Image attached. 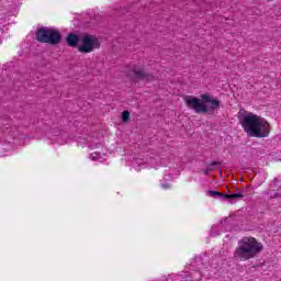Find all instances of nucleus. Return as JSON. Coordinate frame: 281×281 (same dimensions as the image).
<instances>
[{
    "mask_svg": "<svg viewBox=\"0 0 281 281\" xmlns=\"http://www.w3.org/2000/svg\"><path fill=\"white\" fill-rule=\"evenodd\" d=\"M239 121L245 133H247L249 137H269V133H271V125H269V122L254 113L244 115Z\"/></svg>",
    "mask_w": 281,
    "mask_h": 281,
    "instance_id": "1",
    "label": "nucleus"
},
{
    "mask_svg": "<svg viewBox=\"0 0 281 281\" xmlns=\"http://www.w3.org/2000/svg\"><path fill=\"white\" fill-rule=\"evenodd\" d=\"M265 249L262 243H259L254 237H243L238 240V245L234 250L235 260H239V262H245L247 260H251L256 258L258 254H260Z\"/></svg>",
    "mask_w": 281,
    "mask_h": 281,
    "instance_id": "2",
    "label": "nucleus"
},
{
    "mask_svg": "<svg viewBox=\"0 0 281 281\" xmlns=\"http://www.w3.org/2000/svg\"><path fill=\"white\" fill-rule=\"evenodd\" d=\"M184 102L194 113H210V111H217L221 109V101L218 99H212V95L203 93L201 99L194 95L184 97Z\"/></svg>",
    "mask_w": 281,
    "mask_h": 281,
    "instance_id": "3",
    "label": "nucleus"
},
{
    "mask_svg": "<svg viewBox=\"0 0 281 281\" xmlns=\"http://www.w3.org/2000/svg\"><path fill=\"white\" fill-rule=\"evenodd\" d=\"M38 43H48V45H58L63 41V35L55 29L41 27L35 33Z\"/></svg>",
    "mask_w": 281,
    "mask_h": 281,
    "instance_id": "4",
    "label": "nucleus"
},
{
    "mask_svg": "<svg viewBox=\"0 0 281 281\" xmlns=\"http://www.w3.org/2000/svg\"><path fill=\"white\" fill-rule=\"evenodd\" d=\"M99 47L100 42L98 41V37L86 34L81 36V45L78 46V52L81 54H91L93 49H99Z\"/></svg>",
    "mask_w": 281,
    "mask_h": 281,
    "instance_id": "5",
    "label": "nucleus"
},
{
    "mask_svg": "<svg viewBox=\"0 0 281 281\" xmlns=\"http://www.w3.org/2000/svg\"><path fill=\"white\" fill-rule=\"evenodd\" d=\"M133 79L134 80H145L150 82V80H155V76L153 74L146 71L144 67L134 66L133 67Z\"/></svg>",
    "mask_w": 281,
    "mask_h": 281,
    "instance_id": "6",
    "label": "nucleus"
},
{
    "mask_svg": "<svg viewBox=\"0 0 281 281\" xmlns=\"http://www.w3.org/2000/svg\"><path fill=\"white\" fill-rule=\"evenodd\" d=\"M210 196H213V199H221L222 201H229V199H243L241 193H221L218 191H209Z\"/></svg>",
    "mask_w": 281,
    "mask_h": 281,
    "instance_id": "7",
    "label": "nucleus"
},
{
    "mask_svg": "<svg viewBox=\"0 0 281 281\" xmlns=\"http://www.w3.org/2000/svg\"><path fill=\"white\" fill-rule=\"evenodd\" d=\"M82 36H78L77 34L69 33L66 37L67 44L69 47H78V43H81Z\"/></svg>",
    "mask_w": 281,
    "mask_h": 281,
    "instance_id": "8",
    "label": "nucleus"
},
{
    "mask_svg": "<svg viewBox=\"0 0 281 281\" xmlns=\"http://www.w3.org/2000/svg\"><path fill=\"white\" fill-rule=\"evenodd\" d=\"M121 117H122V122H131V112L123 111Z\"/></svg>",
    "mask_w": 281,
    "mask_h": 281,
    "instance_id": "9",
    "label": "nucleus"
},
{
    "mask_svg": "<svg viewBox=\"0 0 281 281\" xmlns=\"http://www.w3.org/2000/svg\"><path fill=\"white\" fill-rule=\"evenodd\" d=\"M100 153H92L90 155V158L92 159V161H98L100 159Z\"/></svg>",
    "mask_w": 281,
    "mask_h": 281,
    "instance_id": "10",
    "label": "nucleus"
},
{
    "mask_svg": "<svg viewBox=\"0 0 281 281\" xmlns=\"http://www.w3.org/2000/svg\"><path fill=\"white\" fill-rule=\"evenodd\" d=\"M218 234H221V231L216 229L215 227H212L211 236H218Z\"/></svg>",
    "mask_w": 281,
    "mask_h": 281,
    "instance_id": "11",
    "label": "nucleus"
},
{
    "mask_svg": "<svg viewBox=\"0 0 281 281\" xmlns=\"http://www.w3.org/2000/svg\"><path fill=\"white\" fill-rule=\"evenodd\" d=\"M268 194L270 195V199H276V198L280 196V193L273 194V193L269 192Z\"/></svg>",
    "mask_w": 281,
    "mask_h": 281,
    "instance_id": "12",
    "label": "nucleus"
},
{
    "mask_svg": "<svg viewBox=\"0 0 281 281\" xmlns=\"http://www.w3.org/2000/svg\"><path fill=\"white\" fill-rule=\"evenodd\" d=\"M209 166H221V162L220 161H212L209 164Z\"/></svg>",
    "mask_w": 281,
    "mask_h": 281,
    "instance_id": "13",
    "label": "nucleus"
},
{
    "mask_svg": "<svg viewBox=\"0 0 281 281\" xmlns=\"http://www.w3.org/2000/svg\"><path fill=\"white\" fill-rule=\"evenodd\" d=\"M162 188H164L165 190H168V188H170V184H169V183H162Z\"/></svg>",
    "mask_w": 281,
    "mask_h": 281,
    "instance_id": "14",
    "label": "nucleus"
},
{
    "mask_svg": "<svg viewBox=\"0 0 281 281\" xmlns=\"http://www.w3.org/2000/svg\"><path fill=\"white\" fill-rule=\"evenodd\" d=\"M211 171H212V169H205L204 175L207 177V175H210Z\"/></svg>",
    "mask_w": 281,
    "mask_h": 281,
    "instance_id": "15",
    "label": "nucleus"
},
{
    "mask_svg": "<svg viewBox=\"0 0 281 281\" xmlns=\"http://www.w3.org/2000/svg\"><path fill=\"white\" fill-rule=\"evenodd\" d=\"M273 181H278V179L277 178H274V180Z\"/></svg>",
    "mask_w": 281,
    "mask_h": 281,
    "instance_id": "16",
    "label": "nucleus"
}]
</instances>
